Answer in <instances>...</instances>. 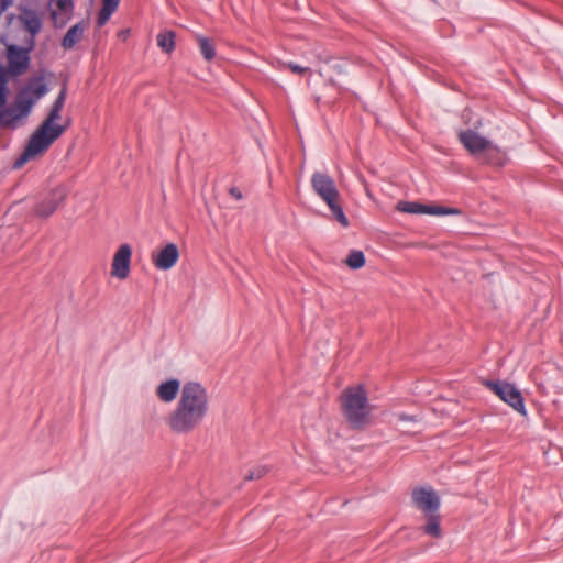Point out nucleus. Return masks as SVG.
<instances>
[{"label": "nucleus", "instance_id": "nucleus-1", "mask_svg": "<svg viewBox=\"0 0 563 563\" xmlns=\"http://www.w3.org/2000/svg\"><path fill=\"white\" fill-rule=\"evenodd\" d=\"M209 410L207 388L198 382H186L174 410L166 418V424L176 434H189L202 424Z\"/></svg>", "mask_w": 563, "mask_h": 563}, {"label": "nucleus", "instance_id": "nucleus-2", "mask_svg": "<svg viewBox=\"0 0 563 563\" xmlns=\"http://www.w3.org/2000/svg\"><path fill=\"white\" fill-rule=\"evenodd\" d=\"M66 96L67 87L66 85H63L47 117L31 135L24 152L16 159L15 167H21L27 161L44 154L49 148V146L63 135L67 129V125L58 124L56 121L60 118V112L64 108Z\"/></svg>", "mask_w": 563, "mask_h": 563}, {"label": "nucleus", "instance_id": "nucleus-3", "mask_svg": "<svg viewBox=\"0 0 563 563\" xmlns=\"http://www.w3.org/2000/svg\"><path fill=\"white\" fill-rule=\"evenodd\" d=\"M341 406L343 416L352 429L364 430L371 424L373 408L364 386L345 388L341 395Z\"/></svg>", "mask_w": 563, "mask_h": 563}, {"label": "nucleus", "instance_id": "nucleus-4", "mask_svg": "<svg viewBox=\"0 0 563 563\" xmlns=\"http://www.w3.org/2000/svg\"><path fill=\"white\" fill-rule=\"evenodd\" d=\"M311 187L316 195L329 207L334 219L344 228L350 222L340 203V192L334 179L325 173L314 172L311 176Z\"/></svg>", "mask_w": 563, "mask_h": 563}, {"label": "nucleus", "instance_id": "nucleus-5", "mask_svg": "<svg viewBox=\"0 0 563 563\" xmlns=\"http://www.w3.org/2000/svg\"><path fill=\"white\" fill-rule=\"evenodd\" d=\"M483 384L517 412L527 415L523 397L515 385L504 380H484Z\"/></svg>", "mask_w": 563, "mask_h": 563}, {"label": "nucleus", "instance_id": "nucleus-6", "mask_svg": "<svg viewBox=\"0 0 563 563\" xmlns=\"http://www.w3.org/2000/svg\"><path fill=\"white\" fill-rule=\"evenodd\" d=\"M459 140L463 146L476 157L482 153L495 154L497 158L499 157V147L471 129L461 131L459 133Z\"/></svg>", "mask_w": 563, "mask_h": 563}, {"label": "nucleus", "instance_id": "nucleus-7", "mask_svg": "<svg viewBox=\"0 0 563 563\" xmlns=\"http://www.w3.org/2000/svg\"><path fill=\"white\" fill-rule=\"evenodd\" d=\"M413 505L424 516L439 512L441 500L432 487H416L411 494Z\"/></svg>", "mask_w": 563, "mask_h": 563}, {"label": "nucleus", "instance_id": "nucleus-8", "mask_svg": "<svg viewBox=\"0 0 563 563\" xmlns=\"http://www.w3.org/2000/svg\"><path fill=\"white\" fill-rule=\"evenodd\" d=\"M132 249L129 244H122L117 250L112 265L111 274L119 279H125L130 273Z\"/></svg>", "mask_w": 563, "mask_h": 563}, {"label": "nucleus", "instance_id": "nucleus-9", "mask_svg": "<svg viewBox=\"0 0 563 563\" xmlns=\"http://www.w3.org/2000/svg\"><path fill=\"white\" fill-rule=\"evenodd\" d=\"M397 209L401 212L419 214V213H428V214H456L460 213L456 209H450L440 206H427L419 202H409V201H399L397 205Z\"/></svg>", "mask_w": 563, "mask_h": 563}, {"label": "nucleus", "instance_id": "nucleus-10", "mask_svg": "<svg viewBox=\"0 0 563 563\" xmlns=\"http://www.w3.org/2000/svg\"><path fill=\"white\" fill-rule=\"evenodd\" d=\"M30 65L29 51L18 46L8 48V67L11 74L19 76L24 74Z\"/></svg>", "mask_w": 563, "mask_h": 563}, {"label": "nucleus", "instance_id": "nucleus-11", "mask_svg": "<svg viewBox=\"0 0 563 563\" xmlns=\"http://www.w3.org/2000/svg\"><path fill=\"white\" fill-rule=\"evenodd\" d=\"M179 258V250L175 243H168L157 253L152 254V262L157 269L172 268Z\"/></svg>", "mask_w": 563, "mask_h": 563}, {"label": "nucleus", "instance_id": "nucleus-12", "mask_svg": "<svg viewBox=\"0 0 563 563\" xmlns=\"http://www.w3.org/2000/svg\"><path fill=\"white\" fill-rule=\"evenodd\" d=\"M66 190L64 188L53 189L35 208V213L40 217H49L64 202Z\"/></svg>", "mask_w": 563, "mask_h": 563}, {"label": "nucleus", "instance_id": "nucleus-13", "mask_svg": "<svg viewBox=\"0 0 563 563\" xmlns=\"http://www.w3.org/2000/svg\"><path fill=\"white\" fill-rule=\"evenodd\" d=\"M180 382L176 378H172L157 386L156 395L163 402H172L176 399L178 394L180 395Z\"/></svg>", "mask_w": 563, "mask_h": 563}, {"label": "nucleus", "instance_id": "nucleus-14", "mask_svg": "<svg viewBox=\"0 0 563 563\" xmlns=\"http://www.w3.org/2000/svg\"><path fill=\"white\" fill-rule=\"evenodd\" d=\"M47 91L48 88L43 77L30 79L27 85L21 90V92L34 103L45 96Z\"/></svg>", "mask_w": 563, "mask_h": 563}, {"label": "nucleus", "instance_id": "nucleus-15", "mask_svg": "<svg viewBox=\"0 0 563 563\" xmlns=\"http://www.w3.org/2000/svg\"><path fill=\"white\" fill-rule=\"evenodd\" d=\"M84 35V26L81 23H77L73 25L67 33L65 34L62 46L65 49L73 48L82 37Z\"/></svg>", "mask_w": 563, "mask_h": 563}, {"label": "nucleus", "instance_id": "nucleus-16", "mask_svg": "<svg viewBox=\"0 0 563 563\" xmlns=\"http://www.w3.org/2000/svg\"><path fill=\"white\" fill-rule=\"evenodd\" d=\"M426 518H427V525L423 527V532L426 534L434 537V538L441 537V534H442V530H441V526H440L441 517H440L439 512L428 515V516H426Z\"/></svg>", "mask_w": 563, "mask_h": 563}, {"label": "nucleus", "instance_id": "nucleus-17", "mask_svg": "<svg viewBox=\"0 0 563 563\" xmlns=\"http://www.w3.org/2000/svg\"><path fill=\"white\" fill-rule=\"evenodd\" d=\"M22 119L13 106L0 110V126L7 128L13 125L18 120Z\"/></svg>", "mask_w": 563, "mask_h": 563}, {"label": "nucleus", "instance_id": "nucleus-18", "mask_svg": "<svg viewBox=\"0 0 563 563\" xmlns=\"http://www.w3.org/2000/svg\"><path fill=\"white\" fill-rule=\"evenodd\" d=\"M157 45L166 53L173 52L175 48V33L172 31L159 33Z\"/></svg>", "mask_w": 563, "mask_h": 563}, {"label": "nucleus", "instance_id": "nucleus-19", "mask_svg": "<svg viewBox=\"0 0 563 563\" xmlns=\"http://www.w3.org/2000/svg\"><path fill=\"white\" fill-rule=\"evenodd\" d=\"M18 113L21 115V118L26 117L32 107L34 106V102L26 98L22 92L19 93L15 103L12 104Z\"/></svg>", "mask_w": 563, "mask_h": 563}, {"label": "nucleus", "instance_id": "nucleus-20", "mask_svg": "<svg viewBox=\"0 0 563 563\" xmlns=\"http://www.w3.org/2000/svg\"><path fill=\"white\" fill-rule=\"evenodd\" d=\"M197 41L199 44L200 52H201L202 56L205 57V59H207V60L213 59L216 56V49H214V45L211 43V41L203 36H198Z\"/></svg>", "mask_w": 563, "mask_h": 563}, {"label": "nucleus", "instance_id": "nucleus-21", "mask_svg": "<svg viewBox=\"0 0 563 563\" xmlns=\"http://www.w3.org/2000/svg\"><path fill=\"white\" fill-rule=\"evenodd\" d=\"M346 265L352 269H358L365 265V256L362 251H351L345 260Z\"/></svg>", "mask_w": 563, "mask_h": 563}, {"label": "nucleus", "instance_id": "nucleus-22", "mask_svg": "<svg viewBox=\"0 0 563 563\" xmlns=\"http://www.w3.org/2000/svg\"><path fill=\"white\" fill-rule=\"evenodd\" d=\"M51 5L53 8L52 15L55 19L57 14V10L60 13H69L73 10V1L71 0H52Z\"/></svg>", "mask_w": 563, "mask_h": 563}, {"label": "nucleus", "instance_id": "nucleus-23", "mask_svg": "<svg viewBox=\"0 0 563 563\" xmlns=\"http://www.w3.org/2000/svg\"><path fill=\"white\" fill-rule=\"evenodd\" d=\"M478 158L483 162V163H487V164H492V165H496V166H503L504 163H505V156L504 154L501 153V151L499 150V157L497 158V156L495 154H487V153H482Z\"/></svg>", "mask_w": 563, "mask_h": 563}, {"label": "nucleus", "instance_id": "nucleus-24", "mask_svg": "<svg viewBox=\"0 0 563 563\" xmlns=\"http://www.w3.org/2000/svg\"><path fill=\"white\" fill-rule=\"evenodd\" d=\"M24 25L25 29L33 35L38 33L42 26L41 20L36 15L26 16L24 20Z\"/></svg>", "mask_w": 563, "mask_h": 563}, {"label": "nucleus", "instance_id": "nucleus-25", "mask_svg": "<svg viewBox=\"0 0 563 563\" xmlns=\"http://www.w3.org/2000/svg\"><path fill=\"white\" fill-rule=\"evenodd\" d=\"M268 473V467L265 465H258L249 471L245 475L246 481H254L264 477Z\"/></svg>", "mask_w": 563, "mask_h": 563}, {"label": "nucleus", "instance_id": "nucleus-26", "mask_svg": "<svg viewBox=\"0 0 563 563\" xmlns=\"http://www.w3.org/2000/svg\"><path fill=\"white\" fill-rule=\"evenodd\" d=\"M115 10L117 9H112L111 7L102 4V8L100 9L97 18L98 25H104Z\"/></svg>", "mask_w": 563, "mask_h": 563}, {"label": "nucleus", "instance_id": "nucleus-27", "mask_svg": "<svg viewBox=\"0 0 563 563\" xmlns=\"http://www.w3.org/2000/svg\"><path fill=\"white\" fill-rule=\"evenodd\" d=\"M115 10L117 9H112L111 7L102 4V8L100 9L97 18L98 25H104Z\"/></svg>", "mask_w": 563, "mask_h": 563}, {"label": "nucleus", "instance_id": "nucleus-28", "mask_svg": "<svg viewBox=\"0 0 563 563\" xmlns=\"http://www.w3.org/2000/svg\"><path fill=\"white\" fill-rule=\"evenodd\" d=\"M7 102V87L2 78H0V108H3Z\"/></svg>", "mask_w": 563, "mask_h": 563}, {"label": "nucleus", "instance_id": "nucleus-29", "mask_svg": "<svg viewBox=\"0 0 563 563\" xmlns=\"http://www.w3.org/2000/svg\"><path fill=\"white\" fill-rule=\"evenodd\" d=\"M287 66L292 73H296V74H305L307 71H310V69L308 67H301L295 63H289Z\"/></svg>", "mask_w": 563, "mask_h": 563}, {"label": "nucleus", "instance_id": "nucleus-30", "mask_svg": "<svg viewBox=\"0 0 563 563\" xmlns=\"http://www.w3.org/2000/svg\"><path fill=\"white\" fill-rule=\"evenodd\" d=\"M229 194L236 200H241L243 198L241 190L236 187L230 188Z\"/></svg>", "mask_w": 563, "mask_h": 563}, {"label": "nucleus", "instance_id": "nucleus-31", "mask_svg": "<svg viewBox=\"0 0 563 563\" xmlns=\"http://www.w3.org/2000/svg\"><path fill=\"white\" fill-rule=\"evenodd\" d=\"M120 0H102V4L107 7H111L112 9H118Z\"/></svg>", "mask_w": 563, "mask_h": 563}, {"label": "nucleus", "instance_id": "nucleus-32", "mask_svg": "<svg viewBox=\"0 0 563 563\" xmlns=\"http://www.w3.org/2000/svg\"><path fill=\"white\" fill-rule=\"evenodd\" d=\"M12 0H0V14H2L9 5H11Z\"/></svg>", "mask_w": 563, "mask_h": 563}, {"label": "nucleus", "instance_id": "nucleus-33", "mask_svg": "<svg viewBox=\"0 0 563 563\" xmlns=\"http://www.w3.org/2000/svg\"><path fill=\"white\" fill-rule=\"evenodd\" d=\"M398 419L402 420V421H413V418L408 416V415H406V413L398 415Z\"/></svg>", "mask_w": 563, "mask_h": 563}, {"label": "nucleus", "instance_id": "nucleus-34", "mask_svg": "<svg viewBox=\"0 0 563 563\" xmlns=\"http://www.w3.org/2000/svg\"><path fill=\"white\" fill-rule=\"evenodd\" d=\"M129 34H130V30H129V29H126V30H122V31H120V32H119V36H120L122 40H126V38H128V36H129Z\"/></svg>", "mask_w": 563, "mask_h": 563}]
</instances>
